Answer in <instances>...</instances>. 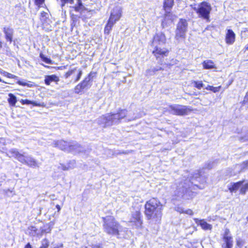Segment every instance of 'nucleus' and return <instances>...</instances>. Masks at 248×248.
I'll return each instance as SVG.
<instances>
[{
	"label": "nucleus",
	"mask_w": 248,
	"mask_h": 248,
	"mask_svg": "<svg viewBox=\"0 0 248 248\" xmlns=\"http://www.w3.org/2000/svg\"><path fill=\"white\" fill-rule=\"evenodd\" d=\"M144 214L147 220L159 223L162 217L163 205L156 197H152L144 205Z\"/></svg>",
	"instance_id": "1"
},
{
	"label": "nucleus",
	"mask_w": 248,
	"mask_h": 248,
	"mask_svg": "<svg viewBox=\"0 0 248 248\" xmlns=\"http://www.w3.org/2000/svg\"><path fill=\"white\" fill-rule=\"evenodd\" d=\"M166 36L163 32L155 33L151 40L150 46L153 48L152 53L156 60H161L168 56L169 49L159 46L161 43L166 44Z\"/></svg>",
	"instance_id": "2"
},
{
	"label": "nucleus",
	"mask_w": 248,
	"mask_h": 248,
	"mask_svg": "<svg viewBox=\"0 0 248 248\" xmlns=\"http://www.w3.org/2000/svg\"><path fill=\"white\" fill-rule=\"evenodd\" d=\"M103 227L104 232L108 234L119 235L120 224L113 216L102 217Z\"/></svg>",
	"instance_id": "3"
},
{
	"label": "nucleus",
	"mask_w": 248,
	"mask_h": 248,
	"mask_svg": "<svg viewBox=\"0 0 248 248\" xmlns=\"http://www.w3.org/2000/svg\"><path fill=\"white\" fill-rule=\"evenodd\" d=\"M190 6L199 18L203 19L207 22L210 21V14L212 8L209 2L203 0L198 4L197 7H192V5Z\"/></svg>",
	"instance_id": "4"
},
{
	"label": "nucleus",
	"mask_w": 248,
	"mask_h": 248,
	"mask_svg": "<svg viewBox=\"0 0 248 248\" xmlns=\"http://www.w3.org/2000/svg\"><path fill=\"white\" fill-rule=\"evenodd\" d=\"M188 24L186 19L180 18L177 24L175 39L179 41L180 39H185L186 35V33L187 31Z\"/></svg>",
	"instance_id": "5"
},
{
	"label": "nucleus",
	"mask_w": 248,
	"mask_h": 248,
	"mask_svg": "<svg viewBox=\"0 0 248 248\" xmlns=\"http://www.w3.org/2000/svg\"><path fill=\"white\" fill-rule=\"evenodd\" d=\"M222 239L223 241L222 248H232L233 244V237L228 228H226L224 230Z\"/></svg>",
	"instance_id": "6"
},
{
	"label": "nucleus",
	"mask_w": 248,
	"mask_h": 248,
	"mask_svg": "<svg viewBox=\"0 0 248 248\" xmlns=\"http://www.w3.org/2000/svg\"><path fill=\"white\" fill-rule=\"evenodd\" d=\"M122 118L119 113L110 114L104 117L103 122V127L112 125L114 124L118 123L119 121Z\"/></svg>",
	"instance_id": "7"
},
{
	"label": "nucleus",
	"mask_w": 248,
	"mask_h": 248,
	"mask_svg": "<svg viewBox=\"0 0 248 248\" xmlns=\"http://www.w3.org/2000/svg\"><path fill=\"white\" fill-rule=\"evenodd\" d=\"M176 16L170 11L166 12L163 16L161 21V27L164 29L174 24Z\"/></svg>",
	"instance_id": "8"
},
{
	"label": "nucleus",
	"mask_w": 248,
	"mask_h": 248,
	"mask_svg": "<svg viewBox=\"0 0 248 248\" xmlns=\"http://www.w3.org/2000/svg\"><path fill=\"white\" fill-rule=\"evenodd\" d=\"M129 222L137 226V228H142L143 224L142 216L140 210H137L131 213V219Z\"/></svg>",
	"instance_id": "9"
},
{
	"label": "nucleus",
	"mask_w": 248,
	"mask_h": 248,
	"mask_svg": "<svg viewBox=\"0 0 248 248\" xmlns=\"http://www.w3.org/2000/svg\"><path fill=\"white\" fill-rule=\"evenodd\" d=\"M40 20L42 23V27L45 31L48 32L51 31V25L47 23L49 20L48 14L45 11H42L40 15Z\"/></svg>",
	"instance_id": "10"
},
{
	"label": "nucleus",
	"mask_w": 248,
	"mask_h": 248,
	"mask_svg": "<svg viewBox=\"0 0 248 248\" xmlns=\"http://www.w3.org/2000/svg\"><path fill=\"white\" fill-rule=\"evenodd\" d=\"M194 221L197 225L200 226L201 228L204 231H210L212 229V225L208 223L204 219L194 218Z\"/></svg>",
	"instance_id": "11"
},
{
	"label": "nucleus",
	"mask_w": 248,
	"mask_h": 248,
	"mask_svg": "<svg viewBox=\"0 0 248 248\" xmlns=\"http://www.w3.org/2000/svg\"><path fill=\"white\" fill-rule=\"evenodd\" d=\"M236 35L234 31L231 29L227 30L225 35V42L228 45L233 44L235 41Z\"/></svg>",
	"instance_id": "12"
},
{
	"label": "nucleus",
	"mask_w": 248,
	"mask_h": 248,
	"mask_svg": "<svg viewBox=\"0 0 248 248\" xmlns=\"http://www.w3.org/2000/svg\"><path fill=\"white\" fill-rule=\"evenodd\" d=\"M122 16V11L120 9H116L113 10V12L110 14L108 20L116 23L121 18Z\"/></svg>",
	"instance_id": "13"
},
{
	"label": "nucleus",
	"mask_w": 248,
	"mask_h": 248,
	"mask_svg": "<svg viewBox=\"0 0 248 248\" xmlns=\"http://www.w3.org/2000/svg\"><path fill=\"white\" fill-rule=\"evenodd\" d=\"M3 31L5 35V38L7 42L11 43L13 41L14 31L10 27H4Z\"/></svg>",
	"instance_id": "14"
},
{
	"label": "nucleus",
	"mask_w": 248,
	"mask_h": 248,
	"mask_svg": "<svg viewBox=\"0 0 248 248\" xmlns=\"http://www.w3.org/2000/svg\"><path fill=\"white\" fill-rule=\"evenodd\" d=\"M70 8L76 12L82 13L87 11V8L83 5L81 0H77L75 5L71 6Z\"/></svg>",
	"instance_id": "15"
},
{
	"label": "nucleus",
	"mask_w": 248,
	"mask_h": 248,
	"mask_svg": "<svg viewBox=\"0 0 248 248\" xmlns=\"http://www.w3.org/2000/svg\"><path fill=\"white\" fill-rule=\"evenodd\" d=\"M59 81V78L56 75H46L45 77L44 82L47 86L50 85L52 82H54L57 84Z\"/></svg>",
	"instance_id": "16"
},
{
	"label": "nucleus",
	"mask_w": 248,
	"mask_h": 248,
	"mask_svg": "<svg viewBox=\"0 0 248 248\" xmlns=\"http://www.w3.org/2000/svg\"><path fill=\"white\" fill-rule=\"evenodd\" d=\"M88 85L87 81L85 80H82L80 83L77 84L74 88L75 93L78 94L81 92Z\"/></svg>",
	"instance_id": "17"
},
{
	"label": "nucleus",
	"mask_w": 248,
	"mask_h": 248,
	"mask_svg": "<svg viewBox=\"0 0 248 248\" xmlns=\"http://www.w3.org/2000/svg\"><path fill=\"white\" fill-rule=\"evenodd\" d=\"M202 67L204 69H211L216 68L214 62L211 60H206L202 62Z\"/></svg>",
	"instance_id": "18"
},
{
	"label": "nucleus",
	"mask_w": 248,
	"mask_h": 248,
	"mask_svg": "<svg viewBox=\"0 0 248 248\" xmlns=\"http://www.w3.org/2000/svg\"><path fill=\"white\" fill-rule=\"evenodd\" d=\"M245 180H243L241 181H238L235 183H233L232 185L228 187V189L231 193L235 192L237 191L240 186L243 184Z\"/></svg>",
	"instance_id": "19"
},
{
	"label": "nucleus",
	"mask_w": 248,
	"mask_h": 248,
	"mask_svg": "<svg viewBox=\"0 0 248 248\" xmlns=\"http://www.w3.org/2000/svg\"><path fill=\"white\" fill-rule=\"evenodd\" d=\"M24 164L30 167L34 168L38 167L37 161L31 156H28L26 158Z\"/></svg>",
	"instance_id": "20"
},
{
	"label": "nucleus",
	"mask_w": 248,
	"mask_h": 248,
	"mask_svg": "<svg viewBox=\"0 0 248 248\" xmlns=\"http://www.w3.org/2000/svg\"><path fill=\"white\" fill-rule=\"evenodd\" d=\"M55 147L60 149L62 150H64L68 147L67 142L63 140H60L54 141Z\"/></svg>",
	"instance_id": "21"
},
{
	"label": "nucleus",
	"mask_w": 248,
	"mask_h": 248,
	"mask_svg": "<svg viewBox=\"0 0 248 248\" xmlns=\"http://www.w3.org/2000/svg\"><path fill=\"white\" fill-rule=\"evenodd\" d=\"M174 5V0H164L163 7L164 10L167 12V10H170Z\"/></svg>",
	"instance_id": "22"
},
{
	"label": "nucleus",
	"mask_w": 248,
	"mask_h": 248,
	"mask_svg": "<svg viewBox=\"0 0 248 248\" xmlns=\"http://www.w3.org/2000/svg\"><path fill=\"white\" fill-rule=\"evenodd\" d=\"M197 193L192 192L189 190L188 188H186V189L183 192V197H186V199L190 200L192 199L196 195Z\"/></svg>",
	"instance_id": "23"
},
{
	"label": "nucleus",
	"mask_w": 248,
	"mask_h": 248,
	"mask_svg": "<svg viewBox=\"0 0 248 248\" xmlns=\"http://www.w3.org/2000/svg\"><path fill=\"white\" fill-rule=\"evenodd\" d=\"M114 24L115 23L108 19L104 28V33L109 34Z\"/></svg>",
	"instance_id": "24"
},
{
	"label": "nucleus",
	"mask_w": 248,
	"mask_h": 248,
	"mask_svg": "<svg viewBox=\"0 0 248 248\" xmlns=\"http://www.w3.org/2000/svg\"><path fill=\"white\" fill-rule=\"evenodd\" d=\"M8 96V102L9 104L11 106L14 107L17 102L16 96L12 93H9Z\"/></svg>",
	"instance_id": "25"
},
{
	"label": "nucleus",
	"mask_w": 248,
	"mask_h": 248,
	"mask_svg": "<svg viewBox=\"0 0 248 248\" xmlns=\"http://www.w3.org/2000/svg\"><path fill=\"white\" fill-rule=\"evenodd\" d=\"M16 83L19 85L22 86H27L30 88L35 86L34 83L30 81H28V82H26L22 80H18L16 82Z\"/></svg>",
	"instance_id": "26"
},
{
	"label": "nucleus",
	"mask_w": 248,
	"mask_h": 248,
	"mask_svg": "<svg viewBox=\"0 0 248 248\" xmlns=\"http://www.w3.org/2000/svg\"><path fill=\"white\" fill-rule=\"evenodd\" d=\"M163 68L162 67H159V68H153V69H147L146 71V75L147 76H153L155 74V73L159 70H163Z\"/></svg>",
	"instance_id": "27"
},
{
	"label": "nucleus",
	"mask_w": 248,
	"mask_h": 248,
	"mask_svg": "<svg viewBox=\"0 0 248 248\" xmlns=\"http://www.w3.org/2000/svg\"><path fill=\"white\" fill-rule=\"evenodd\" d=\"M41 234L49 233L51 231L50 226L48 224H44L42 227L40 228Z\"/></svg>",
	"instance_id": "28"
},
{
	"label": "nucleus",
	"mask_w": 248,
	"mask_h": 248,
	"mask_svg": "<svg viewBox=\"0 0 248 248\" xmlns=\"http://www.w3.org/2000/svg\"><path fill=\"white\" fill-rule=\"evenodd\" d=\"M97 74V72H93V71H91L90 72L87 76L86 77H85L83 80H86L87 81V83H88L89 84V83L90 81H92L93 78L94 77H95L96 75Z\"/></svg>",
	"instance_id": "29"
},
{
	"label": "nucleus",
	"mask_w": 248,
	"mask_h": 248,
	"mask_svg": "<svg viewBox=\"0 0 248 248\" xmlns=\"http://www.w3.org/2000/svg\"><path fill=\"white\" fill-rule=\"evenodd\" d=\"M0 73L4 77H6L9 78L15 79H17L18 78V77L14 75L13 74H12L10 73H8L7 72H6L4 71H0Z\"/></svg>",
	"instance_id": "30"
},
{
	"label": "nucleus",
	"mask_w": 248,
	"mask_h": 248,
	"mask_svg": "<svg viewBox=\"0 0 248 248\" xmlns=\"http://www.w3.org/2000/svg\"><path fill=\"white\" fill-rule=\"evenodd\" d=\"M221 88V86H219L217 87H214L211 85H207L205 89L207 90H208V91H212L213 93H216L218 92L220 90Z\"/></svg>",
	"instance_id": "31"
},
{
	"label": "nucleus",
	"mask_w": 248,
	"mask_h": 248,
	"mask_svg": "<svg viewBox=\"0 0 248 248\" xmlns=\"http://www.w3.org/2000/svg\"><path fill=\"white\" fill-rule=\"evenodd\" d=\"M39 57L41 59V60L46 63L47 64H52V61L50 60V58L46 57L43 52H40L39 54Z\"/></svg>",
	"instance_id": "32"
},
{
	"label": "nucleus",
	"mask_w": 248,
	"mask_h": 248,
	"mask_svg": "<svg viewBox=\"0 0 248 248\" xmlns=\"http://www.w3.org/2000/svg\"><path fill=\"white\" fill-rule=\"evenodd\" d=\"M19 152L16 149H12L8 151L7 155L10 157H14L16 158L17 155H19Z\"/></svg>",
	"instance_id": "33"
},
{
	"label": "nucleus",
	"mask_w": 248,
	"mask_h": 248,
	"mask_svg": "<svg viewBox=\"0 0 248 248\" xmlns=\"http://www.w3.org/2000/svg\"><path fill=\"white\" fill-rule=\"evenodd\" d=\"M28 230L30 235H34L35 233H37L38 229L34 226H30L28 227Z\"/></svg>",
	"instance_id": "34"
},
{
	"label": "nucleus",
	"mask_w": 248,
	"mask_h": 248,
	"mask_svg": "<svg viewBox=\"0 0 248 248\" xmlns=\"http://www.w3.org/2000/svg\"><path fill=\"white\" fill-rule=\"evenodd\" d=\"M77 67L69 69L64 73L63 75L64 78L66 79L69 78L77 70Z\"/></svg>",
	"instance_id": "35"
},
{
	"label": "nucleus",
	"mask_w": 248,
	"mask_h": 248,
	"mask_svg": "<svg viewBox=\"0 0 248 248\" xmlns=\"http://www.w3.org/2000/svg\"><path fill=\"white\" fill-rule=\"evenodd\" d=\"M82 75V71L81 69H78V73L76 76H75L73 78V80L74 82H78L81 78Z\"/></svg>",
	"instance_id": "36"
},
{
	"label": "nucleus",
	"mask_w": 248,
	"mask_h": 248,
	"mask_svg": "<svg viewBox=\"0 0 248 248\" xmlns=\"http://www.w3.org/2000/svg\"><path fill=\"white\" fill-rule=\"evenodd\" d=\"M248 191V183L243 185L240 189L239 193L242 195H245Z\"/></svg>",
	"instance_id": "37"
},
{
	"label": "nucleus",
	"mask_w": 248,
	"mask_h": 248,
	"mask_svg": "<svg viewBox=\"0 0 248 248\" xmlns=\"http://www.w3.org/2000/svg\"><path fill=\"white\" fill-rule=\"evenodd\" d=\"M45 2V0H34V4L38 8L44 7V6L43 5H44L46 7Z\"/></svg>",
	"instance_id": "38"
},
{
	"label": "nucleus",
	"mask_w": 248,
	"mask_h": 248,
	"mask_svg": "<svg viewBox=\"0 0 248 248\" xmlns=\"http://www.w3.org/2000/svg\"><path fill=\"white\" fill-rule=\"evenodd\" d=\"M192 83L194 84V87L199 90H201L203 86L202 81H193Z\"/></svg>",
	"instance_id": "39"
},
{
	"label": "nucleus",
	"mask_w": 248,
	"mask_h": 248,
	"mask_svg": "<svg viewBox=\"0 0 248 248\" xmlns=\"http://www.w3.org/2000/svg\"><path fill=\"white\" fill-rule=\"evenodd\" d=\"M188 109H173V113L178 115H184L186 114ZM191 110V109H188Z\"/></svg>",
	"instance_id": "40"
},
{
	"label": "nucleus",
	"mask_w": 248,
	"mask_h": 248,
	"mask_svg": "<svg viewBox=\"0 0 248 248\" xmlns=\"http://www.w3.org/2000/svg\"><path fill=\"white\" fill-rule=\"evenodd\" d=\"M27 157L24 156V155L19 153V155H17L16 158L22 164H24Z\"/></svg>",
	"instance_id": "41"
},
{
	"label": "nucleus",
	"mask_w": 248,
	"mask_h": 248,
	"mask_svg": "<svg viewBox=\"0 0 248 248\" xmlns=\"http://www.w3.org/2000/svg\"><path fill=\"white\" fill-rule=\"evenodd\" d=\"M27 157L24 156V155L19 153V155H17L16 158L22 164H24Z\"/></svg>",
	"instance_id": "42"
},
{
	"label": "nucleus",
	"mask_w": 248,
	"mask_h": 248,
	"mask_svg": "<svg viewBox=\"0 0 248 248\" xmlns=\"http://www.w3.org/2000/svg\"><path fill=\"white\" fill-rule=\"evenodd\" d=\"M49 245L48 240L46 239H43L41 242V245L40 248H48Z\"/></svg>",
	"instance_id": "43"
},
{
	"label": "nucleus",
	"mask_w": 248,
	"mask_h": 248,
	"mask_svg": "<svg viewBox=\"0 0 248 248\" xmlns=\"http://www.w3.org/2000/svg\"><path fill=\"white\" fill-rule=\"evenodd\" d=\"M20 102L23 105H30V104H32L33 106H37V104L34 102L31 101L30 100H29L28 99H21L20 100Z\"/></svg>",
	"instance_id": "44"
},
{
	"label": "nucleus",
	"mask_w": 248,
	"mask_h": 248,
	"mask_svg": "<svg viewBox=\"0 0 248 248\" xmlns=\"http://www.w3.org/2000/svg\"><path fill=\"white\" fill-rule=\"evenodd\" d=\"M245 244V241L241 238L236 239V245L239 248H242L243 245Z\"/></svg>",
	"instance_id": "45"
},
{
	"label": "nucleus",
	"mask_w": 248,
	"mask_h": 248,
	"mask_svg": "<svg viewBox=\"0 0 248 248\" xmlns=\"http://www.w3.org/2000/svg\"><path fill=\"white\" fill-rule=\"evenodd\" d=\"M248 33V29L244 28L241 31V36L242 38L246 39Z\"/></svg>",
	"instance_id": "46"
},
{
	"label": "nucleus",
	"mask_w": 248,
	"mask_h": 248,
	"mask_svg": "<svg viewBox=\"0 0 248 248\" xmlns=\"http://www.w3.org/2000/svg\"><path fill=\"white\" fill-rule=\"evenodd\" d=\"M60 1L61 2V5L62 7H63L66 3L73 4L74 1V0H60Z\"/></svg>",
	"instance_id": "47"
},
{
	"label": "nucleus",
	"mask_w": 248,
	"mask_h": 248,
	"mask_svg": "<svg viewBox=\"0 0 248 248\" xmlns=\"http://www.w3.org/2000/svg\"><path fill=\"white\" fill-rule=\"evenodd\" d=\"M242 169L247 170L248 169V160H245L242 162Z\"/></svg>",
	"instance_id": "48"
},
{
	"label": "nucleus",
	"mask_w": 248,
	"mask_h": 248,
	"mask_svg": "<svg viewBox=\"0 0 248 248\" xmlns=\"http://www.w3.org/2000/svg\"><path fill=\"white\" fill-rule=\"evenodd\" d=\"M181 213L186 214L190 216H192L194 214L193 211L191 209H188L185 211H182Z\"/></svg>",
	"instance_id": "49"
},
{
	"label": "nucleus",
	"mask_w": 248,
	"mask_h": 248,
	"mask_svg": "<svg viewBox=\"0 0 248 248\" xmlns=\"http://www.w3.org/2000/svg\"><path fill=\"white\" fill-rule=\"evenodd\" d=\"M24 248H32V247L30 243H28L25 245Z\"/></svg>",
	"instance_id": "50"
},
{
	"label": "nucleus",
	"mask_w": 248,
	"mask_h": 248,
	"mask_svg": "<svg viewBox=\"0 0 248 248\" xmlns=\"http://www.w3.org/2000/svg\"><path fill=\"white\" fill-rule=\"evenodd\" d=\"M84 248H89L87 246L84 247ZM92 248H101V247L99 245H94Z\"/></svg>",
	"instance_id": "51"
},
{
	"label": "nucleus",
	"mask_w": 248,
	"mask_h": 248,
	"mask_svg": "<svg viewBox=\"0 0 248 248\" xmlns=\"http://www.w3.org/2000/svg\"><path fill=\"white\" fill-rule=\"evenodd\" d=\"M56 207L58 210V212H59L61 210V207L59 204H57L56 205Z\"/></svg>",
	"instance_id": "52"
},
{
	"label": "nucleus",
	"mask_w": 248,
	"mask_h": 248,
	"mask_svg": "<svg viewBox=\"0 0 248 248\" xmlns=\"http://www.w3.org/2000/svg\"><path fill=\"white\" fill-rule=\"evenodd\" d=\"M0 82H2V83H5V84H7L8 83L4 81V80H3L0 78Z\"/></svg>",
	"instance_id": "53"
},
{
	"label": "nucleus",
	"mask_w": 248,
	"mask_h": 248,
	"mask_svg": "<svg viewBox=\"0 0 248 248\" xmlns=\"http://www.w3.org/2000/svg\"><path fill=\"white\" fill-rule=\"evenodd\" d=\"M244 49L245 51L248 50V44L245 46Z\"/></svg>",
	"instance_id": "54"
},
{
	"label": "nucleus",
	"mask_w": 248,
	"mask_h": 248,
	"mask_svg": "<svg viewBox=\"0 0 248 248\" xmlns=\"http://www.w3.org/2000/svg\"><path fill=\"white\" fill-rule=\"evenodd\" d=\"M44 66H45V67H46V68H49V66H47V65H45Z\"/></svg>",
	"instance_id": "55"
},
{
	"label": "nucleus",
	"mask_w": 248,
	"mask_h": 248,
	"mask_svg": "<svg viewBox=\"0 0 248 248\" xmlns=\"http://www.w3.org/2000/svg\"><path fill=\"white\" fill-rule=\"evenodd\" d=\"M246 220L248 222V216L246 217Z\"/></svg>",
	"instance_id": "56"
},
{
	"label": "nucleus",
	"mask_w": 248,
	"mask_h": 248,
	"mask_svg": "<svg viewBox=\"0 0 248 248\" xmlns=\"http://www.w3.org/2000/svg\"><path fill=\"white\" fill-rule=\"evenodd\" d=\"M61 67H58V69H62Z\"/></svg>",
	"instance_id": "57"
},
{
	"label": "nucleus",
	"mask_w": 248,
	"mask_h": 248,
	"mask_svg": "<svg viewBox=\"0 0 248 248\" xmlns=\"http://www.w3.org/2000/svg\"><path fill=\"white\" fill-rule=\"evenodd\" d=\"M66 68V66H63V68L65 69Z\"/></svg>",
	"instance_id": "58"
}]
</instances>
